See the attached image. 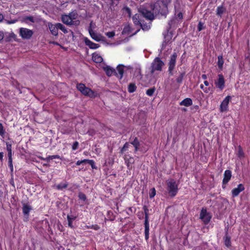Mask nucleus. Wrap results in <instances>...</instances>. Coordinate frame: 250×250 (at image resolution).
Returning a JSON list of instances; mask_svg holds the SVG:
<instances>
[{
  "label": "nucleus",
  "mask_w": 250,
  "mask_h": 250,
  "mask_svg": "<svg viewBox=\"0 0 250 250\" xmlns=\"http://www.w3.org/2000/svg\"><path fill=\"white\" fill-rule=\"evenodd\" d=\"M218 78L215 80L214 83L217 88L222 90L225 86V81L223 75L221 74L218 75Z\"/></svg>",
  "instance_id": "8"
},
{
  "label": "nucleus",
  "mask_w": 250,
  "mask_h": 250,
  "mask_svg": "<svg viewBox=\"0 0 250 250\" xmlns=\"http://www.w3.org/2000/svg\"><path fill=\"white\" fill-rule=\"evenodd\" d=\"M103 69L105 71L106 74L109 77L112 76L113 74H115V72H116L115 69L108 65L103 66Z\"/></svg>",
  "instance_id": "17"
},
{
  "label": "nucleus",
  "mask_w": 250,
  "mask_h": 250,
  "mask_svg": "<svg viewBox=\"0 0 250 250\" xmlns=\"http://www.w3.org/2000/svg\"><path fill=\"white\" fill-rule=\"evenodd\" d=\"M171 0H159L154 5L153 11L155 13L166 15L168 12V5Z\"/></svg>",
  "instance_id": "1"
},
{
  "label": "nucleus",
  "mask_w": 250,
  "mask_h": 250,
  "mask_svg": "<svg viewBox=\"0 0 250 250\" xmlns=\"http://www.w3.org/2000/svg\"><path fill=\"white\" fill-rule=\"evenodd\" d=\"M32 209L31 207L28 204H23L22 206L23 213L25 215H28L29 212Z\"/></svg>",
  "instance_id": "19"
},
{
  "label": "nucleus",
  "mask_w": 250,
  "mask_h": 250,
  "mask_svg": "<svg viewBox=\"0 0 250 250\" xmlns=\"http://www.w3.org/2000/svg\"><path fill=\"white\" fill-rule=\"evenodd\" d=\"M155 90V88L154 87L148 89L146 91V94L149 96H151L153 94Z\"/></svg>",
  "instance_id": "36"
},
{
  "label": "nucleus",
  "mask_w": 250,
  "mask_h": 250,
  "mask_svg": "<svg viewBox=\"0 0 250 250\" xmlns=\"http://www.w3.org/2000/svg\"><path fill=\"white\" fill-rule=\"evenodd\" d=\"M89 160L88 159H84L83 160H82V163H85V162H87L88 163V161Z\"/></svg>",
  "instance_id": "63"
},
{
  "label": "nucleus",
  "mask_w": 250,
  "mask_h": 250,
  "mask_svg": "<svg viewBox=\"0 0 250 250\" xmlns=\"http://www.w3.org/2000/svg\"><path fill=\"white\" fill-rule=\"evenodd\" d=\"M141 15L138 14H136L132 18V20L133 21V22L135 25H140L141 22Z\"/></svg>",
  "instance_id": "22"
},
{
  "label": "nucleus",
  "mask_w": 250,
  "mask_h": 250,
  "mask_svg": "<svg viewBox=\"0 0 250 250\" xmlns=\"http://www.w3.org/2000/svg\"><path fill=\"white\" fill-rule=\"evenodd\" d=\"M139 146H134V147H135V152L138 151V148H139Z\"/></svg>",
  "instance_id": "62"
},
{
  "label": "nucleus",
  "mask_w": 250,
  "mask_h": 250,
  "mask_svg": "<svg viewBox=\"0 0 250 250\" xmlns=\"http://www.w3.org/2000/svg\"><path fill=\"white\" fill-rule=\"evenodd\" d=\"M136 86L134 84L130 83L128 87V91L130 93H132L136 90Z\"/></svg>",
  "instance_id": "33"
},
{
  "label": "nucleus",
  "mask_w": 250,
  "mask_h": 250,
  "mask_svg": "<svg viewBox=\"0 0 250 250\" xmlns=\"http://www.w3.org/2000/svg\"><path fill=\"white\" fill-rule=\"evenodd\" d=\"M124 72V66L123 65L119 64L116 68L115 75L120 79H121L123 76Z\"/></svg>",
  "instance_id": "14"
},
{
  "label": "nucleus",
  "mask_w": 250,
  "mask_h": 250,
  "mask_svg": "<svg viewBox=\"0 0 250 250\" xmlns=\"http://www.w3.org/2000/svg\"><path fill=\"white\" fill-rule=\"evenodd\" d=\"M88 163L91 166L92 168H96V167L95 165V162L93 160H88Z\"/></svg>",
  "instance_id": "46"
},
{
  "label": "nucleus",
  "mask_w": 250,
  "mask_h": 250,
  "mask_svg": "<svg viewBox=\"0 0 250 250\" xmlns=\"http://www.w3.org/2000/svg\"><path fill=\"white\" fill-rule=\"evenodd\" d=\"M147 210H145V238L146 240H148L149 238V226L148 222V215Z\"/></svg>",
  "instance_id": "12"
},
{
  "label": "nucleus",
  "mask_w": 250,
  "mask_h": 250,
  "mask_svg": "<svg viewBox=\"0 0 250 250\" xmlns=\"http://www.w3.org/2000/svg\"><path fill=\"white\" fill-rule=\"evenodd\" d=\"M203 29V23L199 22L198 25V30L199 31H201Z\"/></svg>",
  "instance_id": "51"
},
{
  "label": "nucleus",
  "mask_w": 250,
  "mask_h": 250,
  "mask_svg": "<svg viewBox=\"0 0 250 250\" xmlns=\"http://www.w3.org/2000/svg\"><path fill=\"white\" fill-rule=\"evenodd\" d=\"M172 22H173V21H172V20H171V21H170L169 22L168 24H169V25H170V26H171V24H172Z\"/></svg>",
  "instance_id": "64"
},
{
  "label": "nucleus",
  "mask_w": 250,
  "mask_h": 250,
  "mask_svg": "<svg viewBox=\"0 0 250 250\" xmlns=\"http://www.w3.org/2000/svg\"><path fill=\"white\" fill-rule=\"evenodd\" d=\"M33 32L31 30L25 28H21L20 35L22 39H29L33 35Z\"/></svg>",
  "instance_id": "9"
},
{
  "label": "nucleus",
  "mask_w": 250,
  "mask_h": 250,
  "mask_svg": "<svg viewBox=\"0 0 250 250\" xmlns=\"http://www.w3.org/2000/svg\"><path fill=\"white\" fill-rule=\"evenodd\" d=\"M231 177V172L229 170H226L224 173V178L223 180V184L226 185L230 180Z\"/></svg>",
  "instance_id": "15"
},
{
  "label": "nucleus",
  "mask_w": 250,
  "mask_h": 250,
  "mask_svg": "<svg viewBox=\"0 0 250 250\" xmlns=\"http://www.w3.org/2000/svg\"><path fill=\"white\" fill-rule=\"evenodd\" d=\"M200 88L202 89L205 93H208V89L207 88H206L204 86L203 84L200 85Z\"/></svg>",
  "instance_id": "52"
},
{
  "label": "nucleus",
  "mask_w": 250,
  "mask_h": 250,
  "mask_svg": "<svg viewBox=\"0 0 250 250\" xmlns=\"http://www.w3.org/2000/svg\"><path fill=\"white\" fill-rule=\"evenodd\" d=\"M6 149L8 152L12 151V145L8 142L6 143Z\"/></svg>",
  "instance_id": "48"
},
{
  "label": "nucleus",
  "mask_w": 250,
  "mask_h": 250,
  "mask_svg": "<svg viewBox=\"0 0 250 250\" xmlns=\"http://www.w3.org/2000/svg\"><path fill=\"white\" fill-rule=\"evenodd\" d=\"M77 88L83 95L90 98H95L98 96V93L86 87L83 83H80L77 84Z\"/></svg>",
  "instance_id": "2"
},
{
  "label": "nucleus",
  "mask_w": 250,
  "mask_h": 250,
  "mask_svg": "<svg viewBox=\"0 0 250 250\" xmlns=\"http://www.w3.org/2000/svg\"><path fill=\"white\" fill-rule=\"evenodd\" d=\"M236 154L237 156L240 159L244 158L245 156V154L243 151L242 148L240 146H239L238 147V151Z\"/></svg>",
  "instance_id": "26"
},
{
  "label": "nucleus",
  "mask_w": 250,
  "mask_h": 250,
  "mask_svg": "<svg viewBox=\"0 0 250 250\" xmlns=\"http://www.w3.org/2000/svg\"><path fill=\"white\" fill-rule=\"evenodd\" d=\"M84 41L86 45L88 46L91 49H97L99 47V45L98 44L92 42L87 38H85Z\"/></svg>",
  "instance_id": "18"
},
{
  "label": "nucleus",
  "mask_w": 250,
  "mask_h": 250,
  "mask_svg": "<svg viewBox=\"0 0 250 250\" xmlns=\"http://www.w3.org/2000/svg\"><path fill=\"white\" fill-rule=\"evenodd\" d=\"M67 220H68V226L71 228H73L72 222L73 220H74L76 219V217H74V216L71 217L69 215H67Z\"/></svg>",
  "instance_id": "30"
},
{
  "label": "nucleus",
  "mask_w": 250,
  "mask_h": 250,
  "mask_svg": "<svg viewBox=\"0 0 250 250\" xmlns=\"http://www.w3.org/2000/svg\"><path fill=\"white\" fill-rule=\"evenodd\" d=\"M139 12L141 15L147 20L151 21L154 18L153 13L144 7L140 8Z\"/></svg>",
  "instance_id": "7"
},
{
  "label": "nucleus",
  "mask_w": 250,
  "mask_h": 250,
  "mask_svg": "<svg viewBox=\"0 0 250 250\" xmlns=\"http://www.w3.org/2000/svg\"><path fill=\"white\" fill-rule=\"evenodd\" d=\"M92 60L96 63H100L103 61V59L100 55L97 53H93L92 55Z\"/></svg>",
  "instance_id": "21"
},
{
  "label": "nucleus",
  "mask_w": 250,
  "mask_h": 250,
  "mask_svg": "<svg viewBox=\"0 0 250 250\" xmlns=\"http://www.w3.org/2000/svg\"><path fill=\"white\" fill-rule=\"evenodd\" d=\"M82 164H83L82 160L81 161H78L77 162V163H76V165L77 166H79V165H81Z\"/></svg>",
  "instance_id": "57"
},
{
  "label": "nucleus",
  "mask_w": 250,
  "mask_h": 250,
  "mask_svg": "<svg viewBox=\"0 0 250 250\" xmlns=\"http://www.w3.org/2000/svg\"><path fill=\"white\" fill-rule=\"evenodd\" d=\"M192 104V101L190 98H186L181 101L180 103L181 105H184L186 106H189Z\"/></svg>",
  "instance_id": "23"
},
{
  "label": "nucleus",
  "mask_w": 250,
  "mask_h": 250,
  "mask_svg": "<svg viewBox=\"0 0 250 250\" xmlns=\"http://www.w3.org/2000/svg\"><path fill=\"white\" fill-rule=\"evenodd\" d=\"M224 64L223 57L221 56L218 57V65L219 68L222 69Z\"/></svg>",
  "instance_id": "32"
},
{
  "label": "nucleus",
  "mask_w": 250,
  "mask_h": 250,
  "mask_svg": "<svg viewBox=\"0 0 250 250\" xmlns=\"http://www.w3.org/2000/svg\"><path fill=\"white\" fill-rule=\"evenodd\" d=\"M90 37L95 41L97 42H99L102 40V37L97 33H95L94 31H91L89 33Z\"/></svg>",
  "instance_id": "20"
},
{
  "label": "nucleus",
  "mask_w": 250,
  "mask_h": 250,
  "mask_svg": "<svg viewBox=\"0 0 250 250\" xmlns=\"http://www.w3.org/2000/svg\"><path fill=\"white\" fill-rule=\"evenodd\" d=\"M225 245L227 247H229L231 246L230 237L227 233L226 234L224 237Z\"/></svg>",
  "instance_id": "24"
},
{
  "label": "nucleus",
  "mask_w": 250,
  "mask_h": 250,
  "mask_svg": "<svg viewBox=\"0 0 250 250\" xmlns=\"http://www.w3.org/2000/svg\"><path fill=\"white\" fill-rule=\"evenodd\" d=\"M106 36L109 38H111L115 36V32L114 31L108 32L105 33Z\"/></svg>",
  "instance_id": "42"
},
{
  "label": "nucleus",
  "mask_w": 250,
  "mask_h": 250,
  "mask_svg": "<svg viewBox=\"0 0 250 250\" xmlns=\"http://www.w3.org/2000/svg\"><path fill=\"white\" fill-rule=\"evenodd\" d=\"M164 65V62L159 58H155L150 66L151 73L153 74L155 71H161Z\"/></svg>",
  "instance_id": "4"
},
{
  "label": "nucleus",
  "mask_w": 250,
  "mask_h": 250,
  "mask_svg": "<svg viewBox=\"0 0 250 250\" xmlns=\"http://www.w3.org/2000/svg\"><path fill=\"white\" fill-rule=\"evenodd\" d=\"M78 17V14L76 12L73 11L70 13L68 15H62V21L63 23L66 25H73L75 24V20H76Z\"/></svg>",
  "instance_id": "3"
},
{
  "label": "nucleus",
  "mask_w": 250,
  "mask_h": 250,
  "mask_svg": "<svg viewBox=\"0 0 250 250\" xmlns=\"http://www.w3.org/2000/svg\"><path fill=\"white\" fill-rule=\"evenodd\" d=\"M3 153L2 152H0V159L1 161L3 160Z\"/></svg>",
  "instance_id": "56"
},
{
  "label": "nucleus",
  "mask_w": 250,
  "mask_h": 250,
  "mask_svg": "<svg viewBox=\"0 0 250 250\" xmlns=\"http://www.w3.org/2000/svg\"><path fill=\"white\" fill-rule=\"evenodd\" d=\"M178 11L175 10V12L177 13ZM176 17L177 19H179L180 20H181L183 19V14L182 12H179L177 14L175 13Z\"/></svg>",
  "instance_id": "45"
},
{
  "label": "nucleus",
  "mask_w": 250,
  "mask_h": 250,
  "mask_svg": "<svg viewBox=\"0 0 250 250\" xmlns=\"http://www.w3.org/2000/svg\"><path fill=\"white\" fill-rule=\"evenodd\" d=\"M167 190L169 194L171 196H174L176 195L178 188V184L173 179H170L167 181Z\"/></svg>",
  "instance_id": "5"
},
{
  "label": "nucleus",
  "mask_w": 250,
  "mask_h": 250,
  "mask_svg": "<svg viewBox=\"0 0 250 250\" xmlns=\"http://www.w3.org/2000/svg\"><path fill=\"white\" fill-rule=\"evenodd\" d=\"M95 26H96L95 24L92 21H91L90 22L89 26L88 27V32H89V33L91 32V31H94L93 29L95 28Z\"/></svg>",
  "instance_id": "38"
},
{
  "label": "nucleus",
  "mask_w": 250,
  "mask_h": 250,
  "mask_svg": "<svg viewBox=\"0 0 250 250\" xmlns=\"http://www.w3.org/2000/svg\"><path fill=\"white\" fill-rule=\"evenodd\" d=\"M68 184L67 183H62L56 186V188L59 190H62L67 187Z\"/></svg>",
  "instance_id": "27"
},
{
  "label": "nucleus",
  "mask_w": 250,
  "mask_h": 250,
  "mask_svg": "<svg viewBox=\"0 0 250 250\" xmlns=\"http://www.w3.org/2000/svg\"><path fill=\"white\" fill-rule=\"evenodd\" d=\"M184 77V74L182 73L176 79V81L178 83H182Z\"/></svg>",
  "instance_id": "44"
},
{
  "label": "nucleus",
  "mask_w": 250,
  "mask_h": 250,
  "mask_svg": "<svg viewBox=\"0 0 250 250\" xmlns=\"http://www.w3.org/2000/svg\"><path fill=\"white\" fill-rule=\"evenodd\" d=\"M177 57V54L176 53H174L170 58V60L168 62V71L169 73L172 75V71L175 68L176 64V60Z\"/></svg>",
  "instance_id": "10"
},
{
  "label": "nucleus",
  "mask_w": 250,
  "mask_h": 250,
  "mask_svg": "<svg viewBox=\"0 0 250 250\" xmlns=\"http://www.w3.org/2000/svg\"><path fill=\"white\" fill-rule=\"evenodd\" d=\"M60 157L58 155H50L44 158V161L46 162H49L51 160L55 159H60Z\"/></svg>",
  "instance_id": "28"
},
{
  "label": "nucleus",
  "mask_w": 250,
  "mask_h": 250,
  "mask_svg": "<svg viewBox=\"0 0 250 250\" xmlns=\"http://www.w3.org/2000/svg\"><path fill=\"white\" fill-rule=\"evenodd\" d=\"M88 229H92L95 230H98L100 229V227L97 225H93L90 226H87Z\"/></svg>",
  "instance_id": "41"
},
{
  "label": "nucleus",
  "mask_w": 250,
  "mask_h": 250,
  "mask_svg": "<svg viewBox=\"0 0 250 250\" xmlns=\"http://www.w3.org/2000/svg\"><path fill=\"white\" fill-rule=\"evenodd\" d=\"M204 83L206 86H208L209 85V83L207 81H204Z\"/></svg>",
  "instance_id": "60"
},
{
  "label": "nucleus",
  "mask_w": 250,
  "mask_h": 250,
  "mask_svg": "<svg viewBox=\"0 0 250 250\" xmlns=\"http://www.w3.org/2000/svg\"><path fill=\"white\" fill-rule=\"evenodd\" d=\"M231 99V96H227L223 100L220 106V111L221 112H226L228 110V105Z\"/></svg>",
  "instance_id": "11"
},
{
  "label": "nucleus",
  "mask_w": 250,
  "mask_h": 250,
  "mask_svg": "<svg viewBox=\"0 0 250 250\" xmlns=\"http://www.w3.org/2000/svg\"><path fill=\"white\" fill-rule=\"evenodd\" d=\"M245 189L243 185L240 184H239L237 188L233 189L231 191L232 195L233 197H236L239 195V194Z\"/></svg>",
  "instance_id": "13"
},
{
  "label": "nucleus",
  "mask_w": 250,
  "mask_h": 250,
  "mask_svg": "<svg viewBox=\"0 0 250 250\" xmlns=\"http://www.w3.org/2000/svg\"><path fill=\"white\" fill-rule=\"evenodd\" d=\"M200 218L205 224H207L210 221L211 215L209 212H207L206 208H203L200 212Z\"/></svg>",
  "instance_id": "6"
},
{
  "label": "nucleus",
  "mask_w": 250,
  "mask_h": 250,
  "mask_svg": "<svg viewBox=\"0 0 250 250\" xmlns=\"http://www.w3.org/2000/svg\"><path fill=\"white\" fill-rule=\"evenodd\" d=\"M35 21V19L32 16H27L24 18V21L27 23L34 22Z\"/></svg>",
  "instance_id": "29"
},
{
  "label": "nucleus",
  "mask_w": 250,
  "mask_h": 250,
  "mask_svg": "<svg viewBox=\"0 0 250 250\" xmlns=\"http://www.w3.org/2000/svg\"><path fill=\"white\" fill-rule=\"evenodd\" d=\"M50 43H52L53 44H55V45H59V44L57 42H50Z\"/></svg>",
  "instance_id": "61"
},
{
  "label": "nucleus",
  "mask_w": 250,
  "mask_h": 250,
  "mask_svg": "<svg viewBox=\"0 0 250 250\" xmlns=\"http://www.w3.org/2000/svg\"><path fill=\"white\" fill-rule=\"evenodd\" d=\"M12 151L8 152V160H12Z\"/></svg>",
  "instance_id": "53"
},
{
  "label": "nucleus",
  "mask_w": 250,
  "mask_h": 250,
  "mask_svg": "<svg viewBox=\"0 0 250 250\" xmlns=\"http://www.w3.org/2000/svg\"><path fill=\"white\" fill-rule=\"evenodd\" d=\"M125 160L128 167H129V164H131L134 163V159L133 158H130L129 159H127L126 158H125Z\"/></svg>",
  "instance_id": "37"
},
{
  "label": "nucleus",
  "mask_w": 250,
  "mask_h": 250,
  "mask_svg": "<svg viewBox=\"0 0 250 250\" xmlns=\"http://www.w3.org/2000/svg\"><path fill=\"white\" fill-rule=\"evenodd\" d=\"M4 38V33L2 31H0V42L3 40Z\"/></svg>",
  "instance_id": "55"
},
{
  "label": "nucleus",
  "mask_w": 250,
  "mask_h": 250,
  "mask_svg": "<svg viewBox=\"0 0 250 250\" xmlns=\"http://www.w3.org/2000/svg\"><path fill=\"white\" fill-rule=\"evenodd\" d=\"M79 146V143L78 142H75L72 145V149L73 150H76Z\"/></svg>",
  "instance_id": "49"
},
{
  "label": "nucleus",
  "mask_w": 250,
  "mask_h": 250,
  "mask_svg": "<svg viewBox=\"0 0 250 250\" xmlns=\"http://www.w3.org/2000/svg\"><path fill=\"white\" fill-rule=\"evenodd\" d=\"M125 10L126 11V12L127 13V14L128 15V16L130 17V16H131V11H130V9L129 8H128V7H126V8H125Z\"/></svg>",
  "instance_id": "54"
},
{
  "label": "nucleus",
  "mask_w": 250,
  "mask_h": 250,
  "mask_svg": "<svg viewBox=\"0 0 250 250\" xmlns=\"http://www.w3.org/2000/svg\"><path fill=\"white\" fill-rule=\"evenodd\" d=\"M8 166L10 168V170L11 172H13L14 168L12 163V160H8Z\"/></svg>",
  "instance_id": "47"
},
{
  "label": "nucleus",
  "mask_w": 250,
  "mask_h": 250,
  "mask_svg": "<svg viewBox=\"0 0 250 250\" xmlns=\"http://www.w3.org/2000/svg\"><path fill=\"white\" fill-rule=\"evenodd\" d=\"M202 78L203 79L206 80V79H207V75H205V74H203V75H202Z\"/></svg>",
  "instance_id": "59"
},
{
  "label": "nucleus",
  "mask_w": 250,
  "mask_h": 250,
  "mask_svg": "<svg viewBox=\"0 0 250 250\" xmlns=\"http://www.w3.org/2000/svg\"><path fill=\"white\" fill-rule=\"evenodd\" d=\"M156 195V190L154 188L151 189L150 192L149 193V197L150 198H153Z\"/></svg>",
  "instance_id": "39"
},
{
  "label": "nucleus",
  "mask_w": 250,
  "mask_h": 250,
  "mask_svg": "<svg viewBox=\"0 0 250 250\" xmlns=\"http://www.w3.org/2000/svg\"><path fill=\"white\" fill-rule=\"evenodd\" d=\"M139 25H140L141 26L142 29L144 31H147L150 28V22L148 24H144V23H142V22H141V24H140Z\"/></svg>",
  "instance_id": "34"
},
{
  "label": "nucleus",
  "mask_w": 250,
  "mask_h": 250,
  "mask_svg": "<svg viewBox=\"0 0 250 250\" xmlns=\"http://www.w3.org/2000/svg\"><path fill=\"white\" fill-rule=\"evenodd\" d=\"M79 197L80 199L83 200V201L85 200L86 199V196L85 195V194L82 193H80L79 194Z\"/></svg>",
  "instance_id": "50"
},
{
  "label": "nucleus",
  "mask_w": 250,
  "mask_h": 250,
  "mask_svg": "<svg viewBox=\"0 0 250 250\" xmlns=\"http://www.w3.org/2000/svg\"><path fill=\"white\" fill-rule=\"evenodd\" d=\"M4 17L2 14L0 13V22L3 20Z\"/></svg>",
  "instance_id": "58"
},
{
  "label": "nucleus",
  "mask_w": 250,
  "mask_h": 250,
  "mask_svg": "<svg viewBox=\"0 0 250 250\" xmlns=\"http://www.w3.org/2000/svg\"><path fill=\"white\" fill-rule=\"evenodd\" d=\"M225 11V8L222 5L219 6L217 8L216 14L220 17H221Z\"/></svg>",
  "instance_id": "25"
},
{
  "label": "nucleus",
  "mask_w": 250,
  "mask_h": 250,
  "mask_svg": "<svg viewBox=\"0 0 250 250\" xmlns=\"http://www.w3.org/2000/svg\"><path fill=\"white\" fill-rule=\"evenodd\" d=\"M57 26H58V29H60V30H61L64 33H68V31L67 30V29L65 28V27L62 24V23H57Z\"/></svg>",
  "instance_id": "31"
},
{
  "label": "nucleus",
  "mask_w": 250,
  "mask_h": 250,
  "mask_svg": "<svg viewBox=\"0 0 250 250\" xmlns=\"http://www.w3.org/2000/svg\"><path fill=\"white\" fill-rule=\"evenodd\" d=\"M133 146H139L140 143L137 138H135L134 140L131 143Z\"/></svg>",
  "instance_id": "43"
},
{
  "label": "nucleus",
  "mask_w": 250,
  "mask_h": 250,
  "mask_svg": "<svg viewBox=\"0 0 250 250\" xmlns=\"http://www.w3.org/2000/svg\"><path fill=\"white\" fill-rule=\"evenodd\" d=\"M129 146H130V145H129V143H126L124 145V146L122 147V148L121 149V152H122V153H123L125 151V150H126L128 148V147H129Z\"/></svg>",
  "instance_id": "40"
},
{
  "label": "nucleus",
  "mask_w": 250,
  "mask_h": 250,
  "mask_svg": "<svg viewBox=\"0 0 250 250\" xmlns=\"http://www.w3.org/2000/svg\"><path fill=\"white\" fill-rule=\"evenodd\" d=\"M48 26L52 34L54 36H57L58 34L57 23L54 24L52 23H48Z\"/></svg>",
  "instance_id": "16"
},
{
  "label": "nucleus",
  "mask_w": 250,
  "mask_h": 250,
  "mask_svg": "<svg viewBox=\"0 0 250 250\" xmlns=\"http://www.w3.org/2000/svg\"><path fill=\"white\" fill-rule=\"evenodd\" d=\"M5 130L1 123H0V136L4 137L5 134Z\"/></svg>",
  "instance_id": "35"
}]
</instances>
